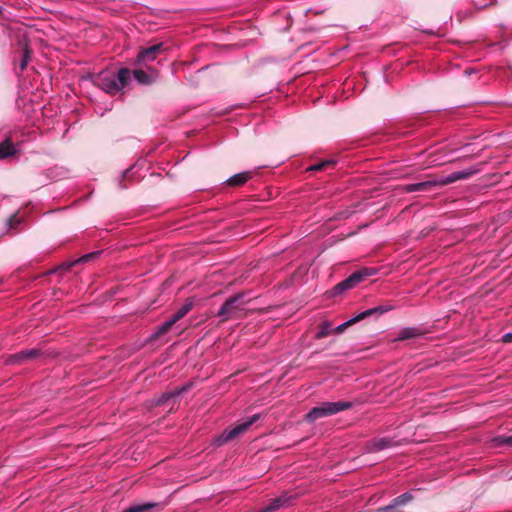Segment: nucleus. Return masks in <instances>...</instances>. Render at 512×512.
I'll list each match as a JSON object with an SVG mask.
<instances>
[{
	"instance_id": "obj_1",
	"label": "nucleus",
	"mask_w": 512,
	"mask_h": 512,
	"mask_svg": "<svg viewBox=\"0 0 512 512\" xmlns=\"http://www.w3.org/2000/svg\"><path fill=\"white\" fill-rule=\"evenodd\" d=\"M131 81V70L129 68H120L116 73L103 70L93 78L95 86L110 95H116Z\"/></svg>"
},
{
	"instance_id": "obj_2",
	"label": "nucleus",
	"mask_w": 512,
	"mask_h": 512,
	"mask_svg": "<svg viewBox=\"0 0 512 512\" xmlns=\"http://www.w3.org/2000/svg\"><path fill=\"white\" fill-rule=\"evenodd\" d=\"M475 173L474 170L456 171L448 176L438 177L433 180L407 184L403 186V191L406 193L413 192H428L436 186H446L458 180L468 179Z\"/></svg>"
},
{
	"instance_id": "obj_3",
	"label": "nucleus",
	"mask_w": 512,
	"mask_h": 512,
	"mask_svg": "<svg viewBox=\"0 0 512 512\" xmlns=\"http://www.w3.org/2000/svg\"><path fill=\"white\" fill-rule=\"evenodd\" d=\"M353 407L350 401H337V402H323L318 406L313 407L307 414L306 420L314 422L320 418L334 415L338 412L348 410Z\"/></svg>"
},
{
	"instance_id": "obj_4",
	"label": "nucleus",
	"mask_w": 512,
	"mask_h": 512,
	"mask_svg": "<svg viewBox=\"0 0 512 512\" xmlns=\"http://www.w3.org/2000/svg\"><path fill=\"white\" fill-rule=\"evenodd\" d=\"M245 296L246 294L241 292L228 298L220 307L216 316L221 318V321L234 318L239 311L244 309V305L248 302V300H245Z\"/></svg>"
},
{
	"instance_id": "obj_5",
	"label": "nucleus",
	"mask_w": 512,
	"mask_h": 512,
	"mask_svg": "<svg viewBox=\"0 0 512 512\" xmlns=\"http://www.w3.org/2000/svg\"><path fill=\"white\" fill-rule=\"evenodd\" d=\"M393 308L394 307L391 306V305H379L377 307L365 310V311L359 313L358 315H356L355 317H353V318L347 320L346 322L340 324L339 326H337L335 328V332L340 334V333L344 332L345 329H347L351 325H353V324H355V323H357V322H359L361 320H364L367 317H370V316H373V315L384 314L386 312L391 311Z\"/></svg>"
},
{
	"instance_id": "obj_6",
	"label": "nucleus",
	"mask_w": 512,
	"mask_h": 512,
	"mask_svg": "<svg viewBox=\"0 0 512 512\" xmlns=\"http://www.w3.org/2000/svg\"><path fill=\"white\" fill-rule=\"evenodd\" d=\"M45 355H46V353L39 348L26 349V350L17 352L15 354L8 355L7 358L5 359V364H7V365L22 364V363L40 359V358L44 357Z\"/></svg>"
},
{
	"instance_id": "obj_7",
	"label": "nucleus",
	"mask_w": 512,
	"mask_h": 512,
	"mask_svg": "<svg viewBox=\"0 0 512 512\" xmlns=\"http://www.w3.org/2000/svg\"><path fill=\"white\" fill-rule=\"evenodd\" d=\"M260 419V414H254L253 416H251L248 420L242 422V423H239L237 424L235 427H233L232 429H229V430H225L218 438V444L219 445H222L234 438H236L237 436H239L240 434L244 433L246 430H248V428L254 424L257 420Z\"/></svg>"
},
{
	"instance_id": "obj_8",
	"label": "nucleus",
	"mask_w": 512,
	"mask_h": 512,
	"mask_svg": "<svg viewBox=\"0 0 512 512\" xmlns=\"http://www.w3.org/2000/svg\"><path fill=\"white\" fill-rule=\"evenodd\" d=\"M17 50L14 51V54L17 55L19 53L20 55V63H19V70H15L16 75L20 76L23 71L26 69L30 59L32 50L29 47V40L26 36H21L17 39L16 42ZM16 56H14V59Z\"/></svg>"
},
{
	"instance_id": "obj_9",
	"label": "nucleus",
	"mask_w": 512,
	"mask_h": 512,
	"mask_svg": "<svg viewBox=\"0 0 512 512\" xmlns=\"http://www.w3.org/2000/svg\"><path fill=\"white\" fill-rule=\"evenodd\" d=\"M498 0H472L473 8L461 9L457 12L456 17L459 21L473 17L476 12L496 6Z\"/></svg>"
},
{
	"instance_id": "obj_10",
	"label": "nucleus",
	"mask_w": 512,
	"mask_h": 512,
	"mask_svg": "<svg viewBox=\"0 0 512 512\" xmlns=\"http://www.w3.org/2000/svg\"><path fill=\"white\" fill-rule=\"evenodd\" d=\"M102 253V251H94L88 254H85L81 256L80 258L73 260V261H66L62 264H60L57 268L50 271V273H56L59 272L60 274H64L66 272L71 271V269L76 266L77 264H85L90 261H94L99 257V255Z\"/></svg>"
},
{
	"instance_id": "obj_11",
	"label": "nucleus",
	"mask_w": 512,
	"mask_h": 512,
	"mask_svg": "<svg viewBox=\"0 0 512 512\" xmlns=\"http://www.w3.org/2000/svg\"><path fill=\"white\" fill-rule=\"evenodd\" d=\"M378 269L372 267H364L358 271L353 272L349 277L343 280L348 290L356 287L359 283L364 281L367 277L374 276Z\"/></svg>"
},
{
	"instance_id": "obj_12",
	"label": "nucleus",
	"mask_w": 512,
	"mask_h": 512,
	"mask_svg": "<svg viewBox=\"0 0 512 512\" xmlns=\"http://www.w3.org/2000/svg\"><path fill=\"white\" fill-rule=\"evenodd\" d=\"M164 50L163 43H157L148 48L142 49L137 55L136 63L138 65H146L148 62L156 60L158 55H160Z\"/></svg>"
},
{
	"instance_id": "obj_13",
	"label": "nucleus",
	"mask_w": 512,
	"mask_h": 512,
	"mask_svg": "<svg viewBox=\"0 0 512 512\" xmlns=\"http://www.w3.org/2000/svg\"><path fill=\"white\" fill-rule=\"evenodd\" d=\"M294 499V496L289 495L287 492H285L280 496L272 499L268 505L260 509L258 512H275L282 507L289 506Z\"/></svg>"
},
{
	"instance_id": "obj_14",
	"label": "nucleus",
	"mask_w": 512,
	"mask_h": 512,
	"mask_svg": "<svg viewBox=\"0 0 512 512\" xmlns=\"http://www.w3.org/2000/svg\"><path fill=\"white\" fill-rule=\"evenodd\" d=\"M135 80L142 85H150L154 83L158 78V71L155 68L148 67V70L135 69L131 72Z\"/></svg>"
},
{
	"instance_id": "obj_15",
	"label": "nucleus",
	"mask_w": 512,
	"mask_h": 512,
	"mask_svg": "<svg viewBox=\"0 0 512 512\" xmlns=\"http://www.w3.org/2000/svg\"><path fill=\"white\" fill-rule=\"evenodd\" d=\"M166 506V502H146L132 505L122 512H161Z\"/></svg>"
},
{
	"instance_id": "obj_16",
	"label": "nucleus",
	"mask_w": 512,
	"mask_h": 512,
	"mask_svg": "<svg viewBox=\"0 0 512 512\" xmlns=\"http://www.w3.org/2000/svg\"><path fill=\"white\" fill-rule=\"evenodd\" d=\"M413 496L411 493L406 492L402 495L394 498L392 502L386 506L380 507L377 509V512H398V508L406 505L408 502L412 500Z\"/></svg>"
},
{
	"instance_id": "obj_17",
	"label": "nucleus",
	"mask_w": 512,
	"mask_h": 512,
	"mask_svg": "<svg viewBox=\"0 0 512 512\" xmlns=\"http://www.w3.org/2000/svg\"><path fill=\"white\" fill-rule=\"evenodd\" d=\"M394 445V442L391 438L382 437V438H374L367 442L366 448L368 452H378L387 448H390Z\"/></svg>"
},
{
	"instance_id": "obj_18",
	"label": "nucleus",
	"mask_w": 512,
	"mask_h": 512,
	"mask_svg": "<svg viewBox=\"0 0 512 512\" xmlns=\"http://www.w3.org/2000/svg\"><path fill=\"white\" fill-rule=\"evenodd\" d=\"M252 171H244L238 174H235L231 176L229 179H227L224 184L230 186V187H241L245 185L252 177H253Z\"/></svg>"
},
{
	"instance_id": "obj_19",
	"label": "nucleus",
	"mask_w": 512,
	"mask_h": 512,
	"mask_svg": "<svg viewBox=\"0 0 512 512\" xmlns=\"http://www.w3.org/2000/svg\"><path fill=\"white\" fill-rule=\"evenodd\" d=\"M18 153V149L10 139L0 143V160L13 157Z\"/></svg>"
},
{
	"instance_id": "obj_20",
	"label": "nucleus",
	"mask_w": 512,
	"mask_h": 512,
	"mask_svg": "<svg viewBox=\"0 0 512 512\" xmlns=\"http://www.w3.org/2000/svg\"><path fill=\"white\" fill-rule=\"evenodd\" d=\"M194 307V301L192 298L186 300L181 308H179L171 317L175 322H178L185 317Z\"/></svg>"
},
{
	"instance_id": "obj_21",
	"label": "nucleus",
	"mask_w": 512,
	"mask_h": 512,
	"mask_svg": "<svg viewBox=\"0 0 512 512\" xmlns=\"http://www.w3.org/2000/svg\"><path fill=\"white\" fill-rule=\"evenodd\" d=\"M175 323L176 322L173 320V318L170 317L168 320L164 321L162 324H160L159 326L156 327V329L152 333L150 339H157L160 336L164 335L165 333H167L172 328V326Z\"/></svg>"
},
{
	"instance_id": "obj_22",
	"label": "nucleus",
	"mask_w": 512,
	"mask_h": 512,
	"mask_svg": "<svg viewBox=\"0 0 512 512\" xmlns=\"http://www.w3.org/2000/svg\"><path fill=\"white\" fill-rule=\"evenodd\" d=\"M422 334L421 330L416 327L403 328L397 337V340L404 341L412 338H416Z\"/></svg>"
},
{
	"instance_id": "obj_23",
	"label": "nucleus",
	"mask_w": 512,
	"mask_h": 512,
	"mask_svg": "<svg viewBox=\"0 0 512 512\" xmlns=\"http://www.w3.org/2000/svg\"><path fill=\"white\" fill-rule=\"evenodd\" d=\"M337 161L334 159L329 160H323L319 163H316L314 165H311L307 168V171L317 172V171H324L328 168H333L336 165Z\"/></svg>"
},
{
	"instance_id": "obj_24",
	"label": "nucleus",
	"mask_w": 512,
	"mask_h": 512,
	"mask_svg": "<svg viewBox=\"0 0 512 512\" xmlns=\"http://www.w3.org/2000/svg\"><path fill=\"white\" fill-rule=\"evenodd\" d=\"M331 332V323L328 321H324L321 323L319 331L316 333L315 338L322 339L324 337H327Z\"/></svg>"
},
{
	"instance_id": "obj_25",
	"label": "nucleus",
	"mask_w": 512,
	"mask_h": 512,
	"mask_svg": "<svg viewBox=\"0 0 512 512\" xmlns=\"http://www.w3.org/2000/svg\"><path fill=\"white\" fill-rule=\"evenodd\" d=\"M496 446H509L512 447V435L510 436H497L493 439Z\"/></svg>"
},
{
	"instance_id": "obj_26",
	"label": "nucleus",
	"mask_w": 512,
	"mask_h": 512,
	"mask_svg": "<svg viewBox=\"0 0 512 512\" xmlns=\"http://www.w3.org/2000/svg\"><path fill=\"white\" fill-rule=\"evenodd\" d=\"M348 291V289L346 288V285L344 284L343 281H341L340 283H338L337 285H335L330 291H329V295L331 297H335V296H338V295H341L343 294L344 292Z\"/></svg>"
},
{
	"instance_id": "obj_27",
	"label": "nucleus",
	"mask_w": 512,
	"mask_h": 512,
	"mask_svg": "<svg viewBox=\"0 0 512 512\" xmlns=\"http://www.w3.org/2000/svg\"><path fill=\"white\" fill-rule=\"evenodd\" d=\"M175 395L173 391L163 393L161 397L157 400V405H164L166 404L170 399L174 398Z\"/></svg>"
},
{
	"instance_id": "obj_28",
	"label": "nucleus",
	"mask_w": 512,
	"mask_h": 512,
	"mask_svg": "<svg viewBox=\"0 0 512 512\" xmlns=\"http://www.w3.org/2000/svg\"><path fill=\"white\" fill-rule=\"evenodd\" d=\"M191 387H192V383L189 382V383L182 385L181 387L174 389L173 393H174L175 397L180 396L183 393L187 392Z\"/></svg>"
},
{
	"instance_id": "obj_29",
	"label": "nucleus",
	"mask_w": 512,
	"mask_h": 512,
	"mask_svg": "<svg viewBox=\"0 0 512 512\" xmlns=\"http://www.w3.org/2000/svg\"><path fill=\"white\" fill-rule=\"evenodd\" d=\"M19 223H20V220L17 218L16 215H12L8 219L9 228H16Z\"/></svg>"
},
{
	"instance_id": "obj_30",
	"label": "nucleus",
	"mask_w": 512,
	"mask_h": 512,
	"mask_svg": "<svg viewBox=\"0 0 512 512\" xmlns=\"http://www.w3.org/2000/svg\"><path fill=\"white\" fill-rule=\"evenodd\" d=\"M129 173H130V169H126V170L123 172V174H122L121 178L119 179V186H120V188H122V189H125V188H126V185L123 183V181H124V179H126V178L128 177V174H129Z\"/></svg>"
},
{
	"instance_id": "obj_31",
	"label": "nucleus",
	"mask_w": 512,
	"mask_h": 512,
	"mask_svg": "<svg viewBox=\"0 0 512 512\" xmlns=\"http://www.w3.org/2000/svg\"><path fill=\"white\" fill-rule=\"evenodd\" d=\"M504 343H512V332L506 333L502 337Z\"/></svg>"
}]
</instances>
